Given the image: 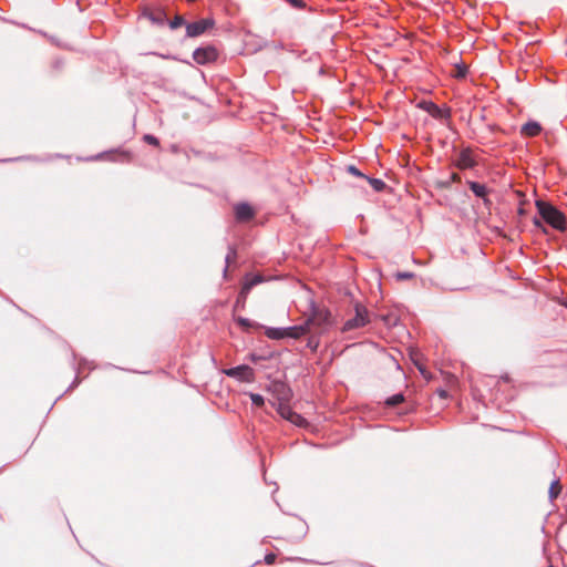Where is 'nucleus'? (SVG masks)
Listing matches in <instances>:
<instances>
[{"label":"nucleus","mask_w":567,"mask_h":567,"mask_svg":"<svg viewBox=\"0 0 567 567\" xmlns=\"http://www.w3.org/2000/svg\"><path fill=\"white\" fill-rule=\"evenodd\" d=\"M144 141L151 145L158 146L159 142L158 140L153 135H145Z\"/></svg>","instance_id":"24"},{"label":"nucleus","mask_w":567,"mask_h":567,"mask_svg":"<svg viewBox=\"0 0 567 567\" xmlns=\"http://www.w3.org/2000/svg\"><path fill=\"white\" fill-rule=\"evenodd\" d=\"M309 332L313 334H320L324 332L331 324V313L326 308H319L316 306L311 307V313L305 320Z\"/></svg>","instance_id":"2"},{"label":"nucleus","mask_w":567,"mask_h":567,"mask_svg":"<svg viewBox=\"0 0 567 567\" xmlns=\"http://www.w3.org/2000/svg\"><path fill=\"white\" fill-rule=\"evenodd\" d=\"M369 184L373 187L374 190L381 192L385 188V183L379 178L365 177Z\"/></svg>","instance_id":"15"},{"label":"nucleus","mask_w":567,"mask_h":567,"mask_svg":"<svg viewBox=\"0 0 567 567\" xmlns=\"http://www.w3.org/2000/svg\"><path fill=\"white\" fill-rule=\"evenodd\" d=\"M290 3L296 8H302L305 6L302 0H290Z\"/></svg>","instance_id":"32"},{"label":"nucleus","mask_w":567,"mask_h":567,"mask_svg":"<svg viewBox=\"0 0 567 567\" xmlns=\"http://www.w3.org/2000/svg\"><path fill=\"white\" fill-rule=\"evenodd\" d=\"M250 399H251V402L258 406V408H261L265 403V400L264 398L260 395V394H257V393H250L249 394Z\"/></svg>","instance_id":"20"},{"label":"nucleus","mask_w":567,"mask_h":567,"mask_svg":"<svg viewBox=\"0 0 567 567\" xmlns=\"http://www.w3.org/2000/svg\"><path fill=\"white\" fill-rule=\"evenodd\" d=\"M536 207L542 219L556 230L564 231L567 226L565 215L548 202L537 200Z\"/></svg>","instance_id":"1"},{"label":"nucleus","mask_w":567,"mask_h":567,"mask_svg":"<svg viewBox=\"0 0 567 567\" xmlns=\"http://www.w3.org/2000/svg\"><path fill=\"white\" fill-rule=\"evenodd\" d=\"M236 321L245 330L259 327L257 323L251 322L249 319L243 317L237 318Z\"/></svg>","instance_id":"17"},{"label":"nucleus","mask_w":567,"mask_h":567,"mask_svg":"<svg viewBox=\"0 0 567 567\" xmlns=\"http://www.w3.org/2000/svg\"><path fill=\"white\" fill-rule=\"evenodd\" d=\"M183 24H185V20L182 16H176L171 22H169V27L171 29H177L179 27H182Z\"/></svg>","instance_id":"21"},{"label":"nucleus","mask_w":567,"mask_h":567,"mask_svg":"<svg viewBox=\"0 0 567 567\" xmlns=\"http://www.w3.org/2000/svg\"><path fill=\"white\" fill-rule=\"evenodd\" d=\"M235 258H236V251L234 249H230L226 256L227 267L235 260Z\"/></svg>","instance_id":"25"},{"label":"nucleus","mask_w":567,"mask_h":567,"mask_svg":"<svg viewBox=\"0 0 567 567\" xmlns=\"http://www.w3.org/2000/svg\"><path fill=\"white\" fill-rule=\"evenodd\" d=\"M525 213H526V212H525V209H524L523 207H519V208H518V214H519V215H525Z\"/></svg>","instance_id":"34"},{"label":"nucleus","mask_w":567,"mask_h":567,"mask_svg":"<svg viewBox=\"0 0 567 567\" xmlns=\"http://www.w3.org/2000/svg\"><path fill=\"white\" fill-rule=\"evenodd\" d=\"M347 171H348L351 175H353V176L362 177V178H365V177H367V176H365L363 173H361V172H360V171H359L354 165H349V166L347 167Z\"/></svg>","instance_id":"23"},{"label":"nucleus","mask_w":567,"mask_h":567,"mask_svg":"<svg viewBox=\"0 0 567 567\" xmlns=\"http://www.w3.org/2000/svg\"><path fill=\"white\" fill-rule=\"evenodd\" d=\"M308 344H309V347L315 351V350L318 348V344H319V343H318V341H317V340L311 339V340L309 341V343H308Z\"/></svg>","instance_id":"33"},{"label":"nucleus","mask_w":567,"mask_h":567,"mask_svg":"<svg viewBox=\"0 0 567 567\" xmlns=\"http://www.w3.org/2000/svg\"><path fill=\"white\" fill-rule=\"evenodd\" d=\"M215 25V21L212 18L200 19L198 21L186 24V34L187 37L195 38L208 29H212Z\"/></svg>","instance_id":"6"},{"label":"nucleus","mask_w":567,"mask_h":567,"mask_svg":"<svg viewBox=\"0 0 567 567\" xmlns=\"http://www.w3.org/2000/svg\"><path fill=\"white\" fill-rule=\"evenodd\" d=\"M226 375L239 379L241 381H251L254 378V370L249 365H238L224 371Z\"/></svg>","instance_id":"9"},{"label":"nucleus","mask_w":567,"mask_h":567,"mask_svg":"<svg viewBox=\"0 0 567 567\" xmlns=\"http://www.w3.org/2000/svg\"><path fill=\"white\" fill-rule=\"evenodd\" d=\"M444 377L449 386H452L456 383V378L453 374L446 373Z\"/></svg>","instance_id":"28"},{"label":"nucleus","mask_w":567,"mask_h":567,"mask_svg":"<svg viewBox=\"0 0 567 567\" xmlns=\"http://www.w3.org/2000/svg\"><path fill=\"white\" fill-rule=\"evenodd\" d=\"M163 14L161 12H158L156 16L151 13L150 14V18L151 20L154 22V23H158V24H162L163 23Z\"/></svg>","instance_id":"26"},{"label":"nucleus","mask_w":567,"mask_h":567,"mask_svg":"<svg viewBox=\"0 0 567 567\" xmlns=\"http://www.w3.org/2000/svg\"><path fill=\"white\" fill-rule=\"evenodd\" d=\"M309 329L306 321L302 324L289 327L286 329L269 328L266 334L270 339H282L286 337L299 339L302 336L309 334Z\"/></svg>","instance_id":"3"},{"label":"nucleus","mask_w":567,"mask_h":567,"mask_svg":"<svg viewBox=\"0 0 567 567\" xmlns=\"http://www.w3.org/2000/svg\"><path fill=\"white\" fill-rule=\"evenodd\" d=\"M415 365L424 379L430 380L432 378L431 373L425 369V367L422 363L415 361Z\"/></svg>","instance_id":"22"},{"label":"nucleus","mask_w":567,"mask_h":567,"mask_svg":"<svg viewBox=\"0 0 567 567\" xmlns=\"http://www.w3.org/2000/svg\"><path fill=\"white\" fill-rule=\"evenodd\" d=\"M278 413L284 419L290 421L292 424H296L298 426H306L308 424L303 416H301L299 413L292 411V409L285 403L279 404Z\"/></svg>","instance_id":"7"},{"label":"nucleus","mask_w":567,"mask_h":567,"mask_svg":"<svg viewBox=\"0 0 567 567\" xmlns=\"http://www.w3.org/2000/svg\"><path fill=\"white\" fill-rule=\"evenodd\" d=\"M475 165V161L468 150L462 151L457 159V166L461 169L472 168Z\"/></svg>","instance_id":"11"},{"label":"nucleus","mask_w":567,"mask_h":567,"mask_svg":"<svg viewBox=\"0 0 567 567\" xmlns=\"http://www.w3.org/2000/svg\"><path fill=\"white\" fill-rule=\"evenodd\" d=\"M436 393L437 395L441 398V399H446L447 398V391L445 389H437L436 390Z\"/></svg>","instance_id":"31"},{"label":"nucleus","mask_w":567,"mask_h":567,"mask_svg":"<svg viewBox=\"0 0 567 567\" xmlns=\"http://www.w3.org/2000/svg\"><path fill=\"white\" fill-rule=\"evenodd\" d=\"M264 281V278L259 275L247 277L243 284L241 290L238 295V298L235 303V308H245L246 300L248 297L249 291L252 287Z\"/></svg>","instance_id":"5"},{"label":"nucleus","mask_w":567,"mask_h":567,"mask_svg":"<svg viewBox=\"0 0 567 567\" xmlns=\"http://www.w3.org/2000/svg\"><path fill=\"white\" fill-rule=\"evenodd\" d=\"M423 105L424 109L435 118H443L450 115L447 111L441 110L436 104L432 102H425Z\"/></svg>","instance_id":"13"},{"label":"nucleus","mask_w":567,"mask_h":567,"mask_svg":"<svg viewBox=\"0 0 567 567\" xmlns=\"http://www.w3.org/2000/svg\"><path fill=\"white\" fill-rule=\"evenodd\" d=\"M466 74V68H461V66H457L456 69V72H455V76L456 78H464Z\"/></svg>","instance_id":"30"},{"label":"nucleus","mask_w":567,"mask_h":567,"mask_svg":"<svg viewBox=\"0 0 567 567\" xmlns=\"http://www.w3.org/2000/svg\"><path fill=\"white\" fill-rule=\"evenodd\" d=\"M533 224H534V226H535L536 228H538L539 230H542V231H544V233L546 231V228H545V226H544V224H543V221H542L540 219H538V218H534Z\"/></svg>","instance_id":"29"},{"label":"nucleus","mask_w":567,"mask_h":567,"mask_svg":"<svg viewBox=\"0 0 567 567\" xmlns=\"http://www.w3.org/2000/svg\"><path fill=\"white\" fill-rule=\"evenodd\" d=\"M276 558H277V556H276L274 553L267 554V555L265 556V563H266L267 565H272V564H275Z\"/></svg>","instance_id":"27"},{"label":"nucleus","mask_w":567,"mask_h":567,"mask_svg":"<svg viewBox=\"0 0 567 567\" xmlns=\"http://www.w3.org/2000/svg\"><path fill=\"white\" fill-rule=\"evenodd\" d=\"M404 401V396L401 393H398L395 395H392L385 401V404L389 406H396L398 404L402 403Z\"/></svg>","instance_id":"18"},{"label":"nucleus","mask_w":567,"mask_h":567,"mask_svg":"<svg viewBox=\"0 0 567 567\" xmlns=\"http://www.w3.org/2000/svg\"><path fill=\"white\" fill-rule=\"evenodd\" d=\"M234 212L236 220L239 223H247L256 215L255 209L247 203H239L235 205Z\"/></svg>","instance_id":"10"},{"label":"nucleus","mask_w":567,"mask_h":567,"mask_svg":"<svg viewBox=\"0 0 567 567\" xmlns=\"http://www.w3.org/2000/svg\"><path fill=\"white\" fill-rule=\"evenodd\" d=\"M370 322L369 313L365 307L360 303L355 305V316L346 321L343 324L342 331H350L353 329H358L364 327Z\"/></svg>","instance_id":"4"},{"label":"nucleus","mask_w":567,"mask_h":567,"mask_svg":"<svg viewBox=\"0 0 567 567\" xmlns=\"http://www.w3.org/2000/svg\"><path fill=\"white\" fill-rule=\"evenodd\" d=\"M395 279L398 281H402V280H409V279H412L414 278V274L413 272H410V271H399L394 275Z\"/></svg>","instance_id":"19"},{"label":"nucleus","mask_w":567,"mask_h":567,"mask_svg":"<svg viewBox=\"0 0 567 567\" xmlns=\"http://www.w3.org/2000/svg\"><path fill=\"white\" fill-rule=\"evenodd\" d=\"M470 189L477 196L484 199L485 204H489V200L486 198L487 196V188L485 185L480 184L477 182H470L468 183Z\"/></svg>","instance_id":"12"},{"label":"nucleus","mask_w":567,"mask_h":567,"mask_svg":"<svg viewBox=\"0 0 567 567\" xmlns=\"http://www.w3.org/2000/svg\"><path fill=\"white\" fill-rule=\"evenodd\" d=\"M193 58L198 64L209 63L217 59V51L213 47L199 48L194 51Z\"/></svg>","instance_id":"8"},{"label":"nucleus","mask_w":567,"mask_h":567,"mask_svg":"<svg viewBox=\"0 0 567 567\" xmlns=\"http://www.w3.org/2000/svg\"><path fill=\"white\" fill-rule=\"evenodd\" d=\"M542 131L540 125L537 122H528L522 127V133L526 136H537Z\"/></svg>","instance_id":"14"},{"label":"nucleus","mask_w":567,"mask_h":567,"mask_svg":"<svg viewBox=\"0 0 567 567\" xmlns=\"http://www.w3.org/2000/svg\"><path fill=\"white\" fill-rule=\"evenodd\" d=\"M560 492H561V485H560L559 481H554L550 484L549 492H548L550 499L557 498L558 495L560 494Z\"/></svg>","instance_id":"16"}]
</instances>
